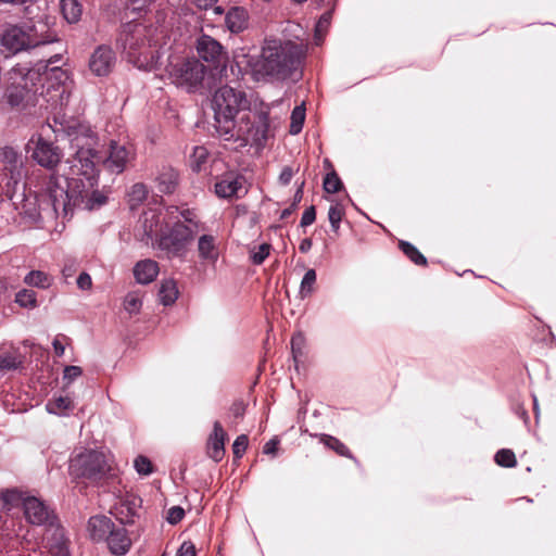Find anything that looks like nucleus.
Instances as JSON below:
<instances>
[{
  "label": "nucleus",
  "instance_id": "obj_6",
  "mask_svg": "<svg viewBox=\"0 0 556 556\" xmlns=\"http://www.w3.org/2000/svg\"><path fill=\"white\" fill-rule=\"evenodd\" d=\"M39 81V73L24 65H15L7 75L3 96L5 102L13 109H24L34 104Z\"/></svg>",
  "mask_w": 556,
  "mask_h": 556
},
{
  "label": "nucleus",
  "instance_id": "obj_26",
  "mask_svg": "<svg viewBox=\"0 0 556 556\" xmlns=\"http://www.w3.org/2000/svg\"><path fill=\"white\" fill-rule=\"evenodd\" d=\"M52 533L48 538L49 553L51 556H70L67 540L65 539L63 529L51 527Z\"/></svg>",
  "mask_w": 556,
  "mask_h": 556
},
{
  "label": "nucleus",
  "instance_id": "obj_53",
  "mask_svg": "<svg viewBox=\"0 0 556 556\" xmlns=\"http://www.w3.org/2000/svg\"><path fill=\"white\" fill-rule=\"evenodd\" d=\"M316 219V211L315 206L307 207L301 218V226L306 227L308 225H312Z\"/></svg>",
  "mask_w": 556,
  "mask_h": 556
},
{
  "label": "nucleus",
  "instance_id": "obj_2",
  "mask_svg": "<svg viewBox=\"0 0 556 556\" xmlns=\"http://www.w3.org/2000/svg\"><path fill=\"white\" fill-rule=\"evenodd\" d=\"M305 47L291 40L265 39L258 55H249L245 72L254 81L292 77L305 56Z\"/></svg>",
  "mask_w": 556,
  "mask_h": 556
},
{
  "label": "nucleus",
  "instance_id": "obj_21",
  "mask_svg": "<svg viewBox=\"0 0 556 556\" xmlns=\"http://www.w3.org/2000/svg\"><path fill=\"white\" fill-rule=\"evenodd\" d=\"M45 198H47V187L45 188V191L39 195H36L34 198L27 197L22 204L23 216L35 224L42 222L43 216L40 207L43 203H46V201L43 200ZM49 200H47V202Z\"/></svg>",
  "mask_w": 556,
  "mask_h": 556
},
{
  "label": "nucleus",
  "instance_id": "obj_63",
  "mask_svg": "<svg viewBox=\"0 0 556 556\" xmlns=\"http://www.w3.org/2000/svg\"><path fill=\"white\" fill-rule=\"evenodd\" d=\"M51 208V203L50 201L43 203L40 207L41 212H42V216H43V219L47 217V218H55L56 216H51L48 214L49 210Z\"/></svg>",
  "mask_w": 556,
  "mask_h": 556
},
{
  "label": "nucleus",
  "instance_id": "obj_47",
  "mask_svg": "<svg viewBox=\"0 0 556 556\" xmlns=\"http://www.w3.org/2000/svg\"><path fill=\"white\" fill-rule=\"evenodd\" d=\"M342 188V181L336 172L328 173L324 179V189L328 193H336Z\"/></svg>",
  "mask_w": 556,
  "mask_h": 556
},
{
  "label": "nucleus",
  "instance_id": "obj_8",
  "mask_svg": "<svg viewBox=\"0 0 556 556\" xmlns=\"http://www.w3.org/2000/svg\"><path fill=\"white\" fill-rule=\"evenodd\" d=\"M110 469L105 455L92 450L77 454L71 459L68 467L73 479H86L91 482L103 479Z\"/></svg>",
  "mask_w": 556,
  "mask_h": 556
},
{
  "label": "nucleus",
  "instance_id": "obj_45",
  "mask_svg": "<svg viewBox=\"0 0 556 556\" xmlns=\"http://www.w3.org/2000/svg\"><path fill=\"white\" fill-rule=\"evenodd\" d=\"M208 152L204 147H194L190 156L191 167L193 170L199 172L202 164L207 160Z\"/></svg>",
  "mask_w": 556,
  "mask_h": 556
},
{
  "label": "nucleus",
  "instance_id": "obj_14",
  "mask_svg": "<svg viewBox=\"0 0 556 556\" xmlns=\"http://www.w3.org/2000/svg\"><path fill=\"white\" fill-rule=\"evenodd\" d=\"M23 509L25 518L31 525L53 527L55 517L41 500L35 496H26L23 502Z\"/></svg>",
  "mask_w": 556,
  "mask_h": 556
},
{
  "label": "nucleus",
  "instance_id": "obj_56",
  "mask_svg": "<svg viewBox=\"0 0 556 556\" xmlns=\"http://www.w3.org/2000/svg\"><path fill=\"white\" fill-rule=\"evenodd\" d=\"M77 286L81 290H89L92 287L91 277L87 273H81L77 278Z\"/></svg>",
  "mask_w": 556,
  "mask_h": 556
},
{
  "label": "nucleus",
  "instance_id": "obj_23",
  "mask_svg": "<svg viewBox=\"0 0 556 556\" xmlns=\"http://www.w3.org/2000/svg\"><path fill=\"white\" fill-rule=\"evenodd\" d=\"M115 525L106 516H93L88 521V531L93 541H105Z\"/></svg>",
  "mask_w": 556,
  "mask_h": 556
},
{
  "label": "nucleus",
  "instance_id": "obj_9",
  "mask_svg": "<svg viewBox=\"0 0 556 556\" xmlns=\"http://www.w3.org/2000/svg\"><path fill=\"white\" fill-rule=\"evenodd\" d=\"M197 235L198 229L186 228L185 224L177 220L168 231L160 236L156 247L169 257L184 256Z\"/></svg>",
  "mask_w": 556,
  "mask_h": 556
},
{
  "label": "nucleus",
  "instance_id": "obj_5",
  "mask_svg": "<svg viewBox=\"0 0 556 556\" xmlns=\"http://www.w3.org/2000/svg\"><path fill=\"white\" fill-rule=\"evenodd\" d=\"M55 40V35L50 33L47 24L41 22L26 28L8 25L0 35V46L8 55H14Z\"/></svg>",
  "mask_w": 556,
  "mask_h": 556
},
{
  "label": "nucleus",
  "instance_id": "obj_58",
  "mask_svg": "<svg viewBox=\"0 0 556 556\" xmlns=\"http://www.w3.org/2000/svg\"><path fill=\"white\" fill-rule=\"evenodd\" d=\"M191 2L200 10H207L212 8L217 0H191Z\"/></svg>",
  "mask_w": 556,
  "mask_h": 556
},
{
  "label": "nucleus",
  "instance_id": "obj_25",
  "mask_svg": "<svg viewBox=\"0 0 556 556\" xmlns=\"http://www.w3.org/2000/svg\"><path fill=\"white\" fill-rule=\"evenodd\" d=\"M159 274V264L152 260H143L136 264L134 275L139 283L152 282Z\"/></svg>",
  "mask_w": 556,
  "mask_h": 556
},
{
  "label": "nucleus",
  "instance_id": "obj_12",
  "mask_svg": "<svg viewBox=\"0 0 556 556\" xmlns=\"http://www.w3.org/2000/svg\"><path fill=\"white\" fill-rule=\"evenodd\" d=\"M135 152L131 147L112 140L105 155H102L101 164L113 174L123 173L127 164L134 159Z\"/></svg>",
  "mask_w": 556,
  "mask_h": 556
},
{
  "label": "nucleus",
  "instance_id": "obj_15",
  "mask_svg": "<svg viewBox=\"0 0 556 556\" xmlns=\"http://www.w3.org/2000/svg\"><path fill=\"white\" fill-rule=\"evenodd\" d=\"M115 64V53L109 46H99L89 59V68L96 76H106Z\"/></svg>",
  "mask_w": 556,
  "mask_h": 556
},
{
  "label": "nucleus",
  "instance_id": "obj_33",
  "mask_svg": "<svg viewBox=\"0 0 556 556\" xmlns=\"http://www.w3.org/2000/svg\"><path fill=\"white\" fill-rule=\"evenodd\" d=\"M319 438L320 442H323L327 447L333 450L338 455L352 458L356 462L348 446L339 439L329 434H320Z\"/></svg>",
  "mask_w": 556,
  "mask_h": 556
},
{
  "label": "nucleus",
  "instance_id": "obj_4",
  "mask_svg": "<svg viewBox=\"0 0 556 556\" xmlns=\"http://www.w3.org/2000/svg\"><path fill=\"white\" fill-rule=\"evenodd\" d=\"M71 136V147L75 153L68 162L73 174L93 180L102 160V155L97 150L99 144L97 135L90 128L79 126Z\"/></svg>",
  "mask_w": 556,
  "mask_h": 556
},
{
  "label": "nucleus",
  "instance_id": "obj_34",
  "mask_svg": "<svg viewBox=\"0 0 556 556\" xmlns=\"http://www.w3.org/2000/svg\"><path fill=\"white\" fill-rule=\"evenodd\" d=\"M149 194L148 187L142 182L135 184L128 192V202L131 208L142 204Z\"/></svg>",
  "mask_w": 556,
  "mask_h": 556
},
{
  "label": "nucleus",
  "instance_id": "obj_24",
  "mask_svg": "<svg viewBox=\"0 0 556 556\" xmlns=\"http://www.w3.org/2000/svg\"><path fill=\"white\" fill-rule=\"evenodd\" d=\"M249 15L243 8H231L225 17L226 27L235 34L244 30L248 27Z\"/></svg>",
  "mask_w": 556,
  "mask_h": 556
},
{
  "label": "nucleus",
  "instance_id": "obj_54",
  "mask_svg": "<svg viewBox=\"0 0 556 556\" xmlns=\"http://www.w3.org/2000/svg\"><path fill=\"white\" fill-rule=\"evenodd\" d=\"M195 546L192 542L186 541L184 542L177 551L176 556H195Z\"/></svg>",
  "mask_w": 556,
  "mask_h": 556
},
{
  "label": "nucleus",
  "instance_id": "obj_49",
  "mask_svg": "<svg viewBox=\"0 0 556 556\" xmlns=\"http://www.w3.org/2000/svg\"><path fill=\"white\" fill-rule=\"evenodd\" d=\"M270 244L269 243H262L257 247L256 251H251V260L254 264L260 265L262 264L266 257L269 255L270 252Z\"/></svg>",
  "mask_w": 556,
  "mask_h": 556
},
{
  "label": "nucleus",
  "instance_id": "obj_35",
  "mask_svg": "<svg viewBox=\"0 0 556 556\" xmlns=\"http://www.w3.org/2000/svg\"><path fill=\"white\" fill-rule=\"evenodd\" d=\"M46 407L51 414L64 415L68 409L73 408V402L68 396H59L50 400Z\"/></svg>",
  "mask_w": 556,
  "mask_h": 556
},
{
  "label": "nucleus",
  "instance_id": "obj_22",
  "mask_svg": "<svg viewBox=\"0 0 556 556\" xmlns=\"http://www.w3.org/2000/svg\"><path fill=\"white\" fill-rule=\"evenodd\" d=\"M105 541L110 551L115 555H124L131 545L127 531L123 527H114Z\"/></svg>",
  "mask_w": 556,
  "mask_h": 556
},
{
  "label": "nucleus",
  "instance_id": "obj_41",
  "mask_svg": "<svg viewBox=\"0 0 556 556\" xmlns=\"http://www.w3.org/2000/svg\"><path fill=\"white\" fill-rule=\"evenodd\" d=\"M23 357L18 354L0 355V370H14L21 367Z\"/></svg>",
  "mask_w": 556,
  "mask_h": 556
},
{
  "label": "nucleus",
  "instance_id": "obj_44",
  "mask_svg": "<svg viewBox=\"0 0 556 556\" xmlns=\"http://www.w3.org/2000/svg\"><path fill=\"white\" fill-rule=\"evenodd\" d=\"M316 282V273L314 269H308L301 282L300 294L302 298H306L312 294L314 285Z\"/></svg>",
  "mask_w": 556,
  "mask_h": 556
},
{
  "label": "nucleus",
  "instance_id": "obj_13",
  "mask_svg": "<svg viewBox=\"0 0 556 556\" xmlns=\"http://www.w3.org/2000/svg\"><path fill=\"white\" fill-rule=\"evenodd\" d=\"M166 217V208L164 212L162 210L149 208L143 212V214L139 218L140 228L143 231V238H146V243H149L151 240L152 245L156 244V240L164 232L163 225L168 224Z\"/></svg>",
  "mask_w": 556,
  "mask_h": 556
},
{
  "label": "nucleus",
  "instance_id": "obj_1",
  "mask_svg": "<svg viewBox=\"0 0 556 556\" xmlns=\"http://www.w3.org/2000/svg\"><path fill=\"white\" fill-rule=\"evenodd\" d=\"M248 106L249 101L243 91L229 86L218 88L213 97L215 128L227 140L233 138L243 141L244 144L262 148L270 132L268 112L244 114L237 126L236 115Z\"/></svg>",
  "mask_w": 556,
  "mask_h": 556
},
{
  "label": "nucleus",
  "instance_id": "obj_29",
  "mask_svg": "<svg viewBox=\"0 0 556 556\" xmlns=\"http://www.w3.org/2000/svg\"><path fill=\"white\" fill-rule=\"evenodd\" d=\"M159 298L164 305H170L177 300L178 289L174 279H165L161 282Z\"/></svg>",
  "mask_w": 556,
  "mask_h": 556
},
{
  "label": "nucleus",
  "instance_id": "obj_18",
  "mask_svg": "<svg viewBox=\"0 0 556 556\" xmlns=\"http://www.w3.org/2000/svg\"><path fill=\"white\" fill-rule=\"evenodd\" d=\"M197 51L206 62H220V60L225 58L223 46L208 35H202L198 39Z\"/></svg>",
  "mask_w": 556,
  "mask_h": 556
},
{
  "label": "nucleus",
  "instance_id": "obj_11",
  "mask_svg": "<svg viewBox=\"0 0 556 556\" xmlns=\"http://www.w3.org/2000/svg\"><path fill=\"white\" fill-rule=\"evenodd\" d=\"M27 148L31 152V159L48 169L56 167L63 156L60 148L46 140L41 135L33 136Z\"/></svg>",
  "mask_w": 556,
  "mask_h": 556
},
{
  "label": "nucleus",
  "instance_id": "obj_52",
  "mask_svg": "<svg viewBox=\"0 0 556 556\" xmlns=\"http://www.w3.org/2000/svg\"><path fill=\"white\" fill-rule=\"evenodd\" d=\"M83 374V370L79 366H66L64 368L63 379L67 381V383L73 382L76 378H78Z\"/></svg>",
  "mask_w": 556,
  "mask_h": 556
},
{
  "label": "nucleus",
  "instance_id": "obj_64",
  "mask_svg": "<svg viewBox=\"0 0 556 556\" xmlns=\"http://www.w3.org/2000/svg\"><path fill=\"white\" fill-rule=\"evenodd\" d=\"M303 187H304V181H302V184L300 185V187L298 188L295 194H294V201L293 203H295V206L298 205V203L302 200V197H303Z\"/></svg>",
  "mask_w": 556,
  "mask_h": 556
},
{
  "label": "nucleus",
  "instance_id": "obj_28",
  "mask_svg": "<svg viewBox=\"0 0 556 556\" xmlns=\"http://www.w3.org/2000/svg\"><path fill=\"white\" fill-rule=\"evenodd\" d=\"M25 498L26 495L17 490H7L0 492V509L10 511L14 507H17L20 505L23 506V502Z\"/></svg>",
  "mask_w": 556,
  "mask_h": 556
},
{
  "label": "nucleus",
  "instance_id": "obj_7",
  "mask_svg": "<svg viewBox=\"0 0 556 556\" xmlns=\"http://www.w3.org/2000/svg\"><path fill=\"white\" fill-rule=\"evenodd\" d=\"M150 33L151 30L142 25H128L124 29L119 41L124 50H127L129 58L138 66L144 65L152 68L159 56L157 50L154 49L155 43L152 45L151 42Z\"/></svg>",
  "mask_w": 556,
  "mask_h": 556
},
{
  "label": "nucleus",
  "instance_id": "obj_16",
  "mask_svg": "<svg viewBox=\"0 0 556 556\" xmlns=\"http://www.w3.org/2000/svg\"><path fill=\"white\" fill-rule=\"evenodd\" d=\"M1 155L4 172L10 176L14 184H17L24 175V162L22 155L10 147L3 148Z\"/></svg>",
  "mask_w": 556,
  "mask_h": 556
},
{
  "label": "nucleus",
  "instance_id": "obj_30",
  "mask_svg": "<svg viewBox=\"0 0 556 556\" xmlns=\"http://www.w3.org/2000/svg\"><path fill=\"white\" fill-rule=\"evenodd\" d=\"M61 11L68 23L79 21L83 13V5L79 0H61Z\"/></svg>",
  "mask_w": 556,
  "mask_h": 556
},
{
  "label": "nucleus",
  "instance_id": "obj_31",
  "mask_svg": "<svg viewBox=\"0 0 556 556\" xmlns=\"http://www.w3.org/2000/svg\"><path fill=\"white\" fill-rule=\"evenodd\" d=\"M199 254L202 258L215 261L217 258V251L215 247V238L210 235H203L199 238L198 242Z\"/></svg>",
  "mask_w": 556,
  "mask_h": 556
},
{
  "label": "nucleus",
  "instance_id": "obj_59",
  "mask_svg": "<svg viewBox=\"0 0 556 556\" xmlns=\"http://www.w3.org/2000/svg\"><path fill=\"white\" fill-rule=\"evenodd\" d=\"M293 176V172L291 167H285L279 176V180L283 185H288Z\"/></svg>",
  "mask_w": 556,
  "mask_h": 556
},
{
  "label": "nucleus",
  "instance_id": "obj_17",
  "mask_svg": "<svg viewBox=\"0 0 556 556\" xmlns=\"http://www.w3.org/2000/svg\"><path fill=\"white\" fill-rule=\"evenodd\" d=\"M227 438L226 431L223 429L219 421L213 425V431L206 442V453L210 458L218 463L225 455V441Z\"/></svg>",
  "mask_w": 556,
  "mask_h": 556
},
{
  "label": "nucleus",
  "instance_id": "obj_36",
  "mask_svg": "<svg viewBox=\"0 0 556 556\" xmlns=\"http://www.w3.org/2000/svg\"><path fill=\"white\" fill-rule=\"evenodd\" d=\"M399 247L401 251L416 265H427V258L412 243L407 241H400Z\"/></svg>",
  "mask_w": 556,
  "mask_h": 556
},
{
  "label": "nucleus",
  "instance_id": "obj_55",
  "mask_svg": "<svg viewBox=\"0 0 556 556\" xmlns=\"http://www.w3.org/2000/svg\"><path fill=\"white\" fill-rule=\"evenodd\" d=\"M245 408H247V405L244 404V402L242 401H237L235 402L231 407H230V413L231 415L239 419V418H242L245 414Z\"/></svg>",
  "mask_w": 556,
  "mask_h": 556
},
{
  "label": "nucleus",
  "instance_id": "obj_38",
  "mask_svg": "<svg viewBox=\"0 0 556 556\" xmlns=\"http://www.w3.org/2000/svg\"><path fill=\"white\" fill-rule=\"evenodd\" d=\"M305 119V109L303 105L295 106L291 114L290 132L296 135L302 130Z\"/></svg>",
  "mask_w": 556,
  "mask_h": 556
},
{
  "label": "nucleus",
  "instance_id": "obj_32",
  "mask_svg": "<svg viewBox=\"0 0 556 556\" xmlns=\"http://www.w3.org/2000/svg\"><path fill=\"white\" fill-rule=\"evenodd\" d=\"M24 282L31 287L48 289L52 283V278L41 270H31L25 276Z\"/></svg>",
  "mask_w": 556,
  "mask_h": 556
},
{
  "label": "nucleus",
  "instance_id": "obj_57",
  "mask_svg": "<svg viewBox=\"0 0 556 556\" xmlns=\"http://www.w3.org/2000/svg\"><path fill=\"white\" fill-rule=\"evenodd\" d=\"M330 18H331V14L328 13V12L324 13L320 16V18H319V21H318V23L316 25V33L317 34H320L321 31H326L327 30V28H328V26L330 24Z\"/></svg>",
  "mask_w": 556,
  "mask_h": 556
},
{
  "label": "nucleus",
  "instance_id": "obj_37",
  "mask_svg": "<svg viewBox=\"0 0 556 556\" xmlns=\"http://www.w3.org/2000/svg\"><path fill=\"white\" fill-rule=\"evenodd\" d=\"M15 302L25 308H35L38 305L36 293L29 289L20 290L15 295Z\"/></svg>",
  "mask_w": 556,
  "mask_h": 556
},
{
  "label": "nucleus",
  "instance_id": "obj_51",
  "mask_svg": "<svg viewBox=\"0 0 556 556\" xmlns=\"http://www.w3.org/2000/svg\"><path fill=\"white\" fill-rule=\"evenodd\" d=\"M185 517V510L180 506H173L167 510L166 520L170 525H177Z\"/></svg>",
  "mask_w": 556,
  "mask_h": 556
},
{
  "label": "nucleus",
  "instance_id": "obj_46",
  "mask_svg": "<svg viewBox=\"0 0 556 556\" xmlns=\"http://www.w3.org/2000/svg\"><path fill=\"white\" fill-rule=\"evenodd\" d=\"M142 305V300L137 292H130L125 296L124 308L129 314H138Z\"/></svg>",
  "mask_w": 556,
  "mask_h": 556
},
{
  "label": "nucleus",
  "instance_id": "obj_50",
  "mask_svg": "<svg viewBox=\"0 0 556 556\" xmlns=\"http://www.w3.org/2000/svg\"><path fill=\"white\" fill-rule=\"evenodd\" d=\"M248 444H249L248 435L240 434L239 437H237V439L235 440V442L232 444V453H233L235 457L241 458L248 447Z\"/></svg>",
  "mask_w": 556,
  "mask_h": 556
},
{
  "label": "nucleus",
  "instance_id": "obj_62",
  "mask_svg": "<svg viewBox=\"0 0 556 556\" xmlns=\"http://www.w3.org/2000/svg\"><path fill=\"white\" fill-rule=\"evenodd\" d=\"M52 344H53L55 354L58 356H62L65 352L64 345L58 339H54Z\"/></svg>",
  "mask_w": 556,
  "mask_h": 556
},
{
  "label": "nucleus",
  "instance_id": "obj_43",
  "mask_svg": "<svg viewBox=\"0 0 556 556\" xmlns=\"http://www.w3.org/2000/svg\"><path fill=\"white\" fill-rule=\"evenodd\" d=\"M108 201V197L98 190H90L88 200H86V211H93L101 207Z\"/></svg>",
  "mask_w": 556,
  "mask_h": 556
},
{
  "label": "nucleus",
  "instance_id": "obj_20",
  "mask_svg": "<svg viewBox=\"0 0 556 556\" xmlns=\"http://www.w3.org/2000/svg\"><path fill=\"white\" fill-rule=\"evenodd\" d=\"M166 217L169 223L175 224L177 220L185 224L186 228H193L200 231V222L193 210L188 207H179L170 205L166 207Z\"/></svg>",
  "mask_w": 556,
  "mask_h": 556
},
{
  "label": "nucleus",
  "instance_id": "obj_48",
  "mask_svg": "<svg viewBox=\"0 0 556 556\" xmlns=\"http://www.w3.org/2000/svg\"><path fill=\"white\" fill-rule=\"evenodd\" d=\"M134 466L139 475L148 476L153 471L152 463L148 457L142 455L135 458Z\"/></svg>",
  "mask_w": 556,
  "mask_h": 556
},
{
  "label": "nucleus",
  "instance_id": "obj_40",
  "mask_svg": "<svg viewBox=\"0 0 556 556\" xmlns=\"http://www.w3.org/2000/svg\"><path fill=\"white\" fill-rule=\"evenodd\" d=\"M344 214V207L340 203H334L329 207L328 218L331 224V228L334 232L338 231L340 227V222L342 220Z\"/></svg>",
  "mask_w": 556,
  "mask_h": 556
},
{
  "label": "nucleus",
  "instance_id": "obj_42",
  "mask_svg": "<svg viewBox=\"0 0 556 556\" xmlns=\"http://www.w3.org/2000/svg\"><path fill=\"white\" fill-rule=\"evenodd\" d=\"M495 463L502 467L513 468L517 464L515 453L508 448L500 450L495 454Z\"/></svg>",
  "mask_w": 556,
  "mask_h": 556
},
{
  "label": "nucleus",
  "instance_id": "obj_10",
  "mask_svg": "<svg viewBox=\"0 0 556 556\" xmlns=\"http://www.w3.org/2000/svg\"><path fill=\"white\" fill-rule=\"evenodd\" d=\"M205 76L206 67L197 59L177 63L170 71L173 83L188 92L200 90L203 87Z\"/></svg>",
  "mask_w": 556,
  "mask_h": 556
},
{
  "label": "nucleus",
  "instance_id": "obj_60",
  "mask_svg": "<svg viewBox=\"0 0 556 556\" xmlns=\"http://www.w3.org/2000/svg\"><path fill=\"white\" fill-rule=\"evenodd\" d=\"M279 441L277 439H271L269 440L268 442H266V444L264 445L263 447V452L265 454H275L276 451H277V445H278Z\"/></svg>",
  "mask_w": 556,
  "mask_h": 556
},
{
  "label": "nucleus",
  "instance_id": "obj_3",
  "mask_svg": "<svg viewBox=\"0 0 556 556\" xmlns=\"http://www.w3.org/2000/svg\"><path fill=\"white\" fill-rule=\"evenodd\" d=\"M93 187V181L88 180V186L81 179H72L67 184V188L61 185L56 176H50L47 181V198L51 203L48 214L51 216L63 217L72 216L75 207L85 210L86 200Z\"/></svg>",
  "mask_w": 556,
  "mask_h": 556
},
{
  "label": "nucleus",
  "instance_id": "obj_39",
  "mask_svg": "<svg viewBox=\"0 0 556 556\" xmlns=\"http://www.w3.org/2000/svg\"><path fill=\"white\" fill-rule=\"evenodd\" d=\"M305 346V337L302 333H296L291 339V351L293 361L295 363V368L298 369V364L303 356V350Z\"/></svg>",
  "mask_w": 556,
  "mask_h": 556
},
{
  "label": "nucleus",
  "instance_id": "obj_61",
  "mask_svg": "<svg viewBox=\"0 0 556 556\" xmlns=\"http://www.w3.org/2000/svg\"><path fill=\"white\" fill-rule=\"evenodd\" d=\"M312 240L308 239V238H305L301 241L300 243V247H299V250L302 252V253H306L311 250L312 248Z\"/></svg>",
  "mask_w": 556,
  "mask_h": 556
},
{
  "label": "nucleus",
  "instance_id": "obj_27",
  "mask_svg": "<svg viewBox=\"0 0 556 556\" xmlns=\"http://www.w3.org/2000/svg\"><path fill=\"white\" fill-rule=\"evenodd\" d=\"M157 188L163 193H173L178 186V173L172 167H164L157 178Z\"/></svg>",
  "mask_w": 556,
  "mask_h": 556
},
{
  "label": "nucleus",
  "instance_id": "obj_19",
  "mask_svg": "<svg viewBox=\"0 0 556 556\" xmlns=\"http://www.w3.org/2000/svg\"><path fill=\"white\" fill-rule=\"evenodd\" d=\"M244 178L233 172L224 174L215 184V192L219 198L237 195L243 187Z\"/></svg>",
  "mask_w": 556,
  "mask_h": 556
}]
</instances>
